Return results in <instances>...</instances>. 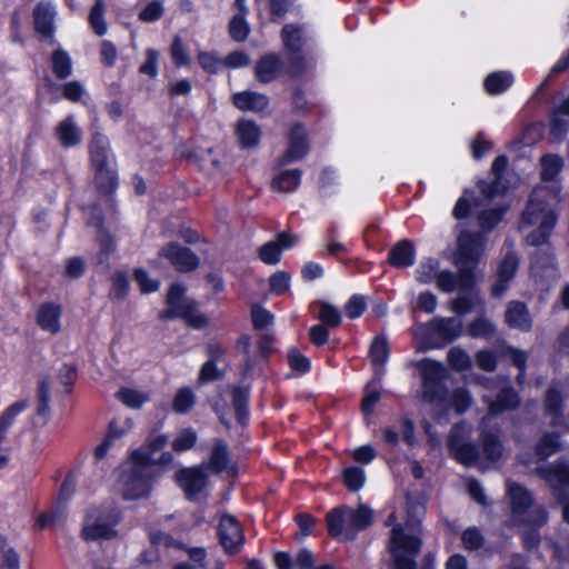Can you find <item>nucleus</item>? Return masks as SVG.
Returning a JSON list of instances; mask_svg holds the SVG:
<instances>
[{
    "mask_svg": "<svg viewBox=\"0 0 569 569\" xmlns=\"http://www.w3.org/2000/svg\"><path fill=\"white\" fill-rule=\"evenodd\" d=\"M485 237L480 233H461L458 238V249L455 254V264L458 274L449 270H440L437 277V288L442 292H452L456 289L468 290L477 281L476 263L485 250Z\"/></svg>",
    "mask_w": 569,
    "mask_h": 569,
    "instance_id": "obj_1",
    "label": "nucleus"
},
{
    "mask_svg": "<svg viewBox=\"0 0 569 569\" xmlns=\"http://www.w3.org/2000/svg\"><path fill=\"white\" fill-rule=\"evenodd\" d=\"M556 200L557 196L543 187L533 190L520 224L521 229L538 226V229L526 238L529 244H542L555 227L557 217L551 209V202Z\"/></svg>",
    "mask_w": 569,
    "mask_h": 569,
    "instance_id": "obj_2",
    "label": "nucleus"
},
{
    "mask_svg": "<svg viewBox=\"0 0 569 569\" xmlns=\"http://www.w3.org/2000/svg\"><path fill=\"white\" fill-rule=\"evenodd\" d=\"M150 455L134 451L121 471V492L124 499L134 500L146 497L150 491L154 471L151 469Z\"/></svg>",
    "mask_w": 569,
    "mask_h": 569,
    "instance_id": "obj_3",
    "label": "nucleus"
},
{
    "mask_svg": "<svg viewBox=\"0 0 569 569\" xmlns=\"http://www.w3.org/2000/svg\"><path fill=\"white\" fill-rule=\"evenodd\" d=\"M372 510L360 505L357 508L341 506L327 515L329 533L341 541L351 540L372 522Z\"/></svg>",
    "mask_w": 569,
    "mask_h": 569,
    "instance_id": "obj_4",
    "label": "nucleus"
},
{
    "mask_svg": "<svg viewBox=\"0 0 569 569\" xmlns=\"http://www.w3.org/2000/svg\"><path fill=\"white\" fill-rule=\"evenodd\" d=\"M421 548L418 520L408 519L405 527L393 526L390 538V551L397 569H415L416 557Z\"/></svg>",
    "mask_w": 569,
    "mask_h": 569,
    "instance_id": "obj_5",
    "label": "nucleus"
},
{
    "mask_svg": "<svg viewBox=\"0 0 569 569\" xmlns=\"http://www.w3.org/2000/svg\"><path fill=\"white\" fill-rule=\"evenodd\" d=\"M483 401L488 405V413L481 419V438L483 452L491 461H496L501 457L502 446L498 435L486 431L490 420L506 410L515 409L519 405V397L509 388H502L496 400L488 395L482 396Z\"/></svg>",
    "mask_w": 569,
    "mask_h": 569,
    "instance_id": "obj_6",
    "label": "nucleus"
},
{
    "mask_svg": "<svg viewBox=\"0 0 569 569\" xmlns=\"http://www.w3.org/2000/svg\"><path fill=\"white\" fill-rule=\"evenodd\" d=\"M90 158L97 188L104 193L111 192L117 186L116 163L106 137L101 134L93 137Z\"/></svg>",
    "mask_w": 569,
    "mask_h": 569,
    "instance_id": "obj_7",
    "label": "nucleus"
},
{
    "mask_svg": "<svg viewBox=\"0 0 569 569\" xmlns=\"http://www.w3.org/2000/svg\"><path fill=\"white\" fill-rule=\"evenodd\" d=\"M121 511L113 505L93 507L88 510L81 530L84 540L112 539L117 536L116 526Z\"/></svg>",
    "mask_w": 569,
    "mask_h": 569,
    "instance_id": "obj_8",
    "label": "nucleus"
},
{
    "mask_svg": "<svg viewBox=\"0 0 569 569\" xmlns=\"http://www.w3.org/2000/svg\"><path fill=\"white\" fill-rule=\"evenodd\" d=\"M507 492L510 499L515 522H523L531 528H538L547 522L548 516L543 508L535 507L529 509L532 503V498L526 488L513 482H508Z\"/></svg>",
    "mask_w": 569,
    "mask_h": 569,
    "instance_id": "obj_9",
    "label": "nucleus"
},
{
    "mask_svg": "<svg viewBox=\"0 0 569 569\" xmlns=\"http://www.w3.org/2000/svg\"><path fill=\"white\" fill-rule=\"evenodd\" d=\"M162 319L181 317L194 327L201 328L208 323V318L198 312L196 305L184 296V288L179 283H173L167 295V309L160 315Z\"/></svg>",
    "mask_w": 569,
    "mask_h": 569,
    "instance_id": "obj_10",
    "label": "nucleus"
},
{
    "mask_svg": "<svg viewBox=\"0 0 569 569\" xmlns=\"http://www.w3.org/2000/svg\"><path fill=\"white\" fill-rule=\"evenodd\" d=\"M421 377V398L427 402L439 400L443 392L445 367L441 362L423 359L417 363Z\"/></svg>",
    "mask_w": 569,
    "mask_h": 569,
    "instance_id": "obj_11",
    "label": "nucleus"
},
{
    "mask_svg": "<svg viewBox=\"0 0 569 569\" xmlns=\"http://www.w3.org/2000/svg\"><path fill=\"white\" fill-rule=\"evenodd\" d=\"M463 323L457 318H433L426 325H417L413 329L416 339H423L427 335H437L446 342L459 338L462 333Z\"/></svg>",
    "mask_w": 569,
    "mask_h": 569,
    "instance_id": "obj_12",
    "label": "nucleus"
},
{
    "mask_svg": "<svg viewBox=\"0 0 569 569\" xmlns=\"http://www.w3.org/2000/svg\"><path fill=\"white\" fill-rule=\"evenodd\" d=\"M471 435V427L465 422L453 426L448 438V446L455 458L461 463L469 466L477 459V449L468 440Z\"/></svg>",
    "mask_w": 569,
    "mask_h": 569,
    "instance_id": "obj_13",
    "label": "nucleus"
},
{
    "mask_svg": "<svg viewBox=\"0 0 569 569\" xmlns=\"http://www.w3.org/2000/svg\"><path fill=\"white\" fill-rule=\"evenodd\" d=\"M219 541L227 553L239 552L244 543V533L237 518L229 513L220 516L218 523Z\"/></svg>",
    "mask_w": 569,
    "mask_h": 569,
    "instance_id": "obj_14",
    "label": "nucleus"
},
{
    "mask_svg": "<svg viewBox=\"0 0 569 569\" xmlns=\"http://www.w3.org/2000/svg\"><path fill=\"white\" fill-rule=\"evenodd\" d=\"M56 7L49 0L40 1L33 9V24L37 33L44 39H53Z\"/></svg>",
    "mask_w": 569,
    "mask_h": 569,
    "instance_id": "obj_15",
    "label": "nucleus"
},
{
    "mask_svg": "<svg viewBox=\"0 0 569 569\" xmlns=\"http://www.w3.org/2000/svg\"><path fill=\"white\" fill-rule=\"evenodd\" d=\"M308 152V141L305 128L301 124H295L288 136V148L280 158V164H288L302 159Z\"/></svg>",
    "mask_w": 569,
    "mask_h": 569,
    "instance_id": "obj_16",
    "label": "nucleus"
},
{
    "mask_svg": "<svg viewBox=\"0 0 569 569\" xmlns=\"http://www.w3.org/2000/svg\"><path fill=\"white\" fill-rule=\"evenodd\" d=\"M160 254L168 259L172 266L180 271H189L198 266V258L188 248L181 247L177 243H171L163 247Z\"/></svg>",
    "mask_w": 569,
    "mask_h": 569,
    "instance_id": "obj_17",
    "label": "nucleus"
},
{
    "mask_svg": "<svg viewBox=\"0 0 569 569\" xmlns=\"http://www.w3.org/2000/svg\"><path fill=\"white\" fill-rule=\"evenodd\" d=\"M176 478L189 499L196 498L207 485L206 475L200 468L181 469Z\"/></svg>",
    "mask_w": 569,
    "mask_h": 569,
    "instance_id": "obj_18",
    "label": "nucleus"
},
{
    "mask_svg": "<svg viewBox=\"0 0 569 569\" xmlns=\"http://www.w3.org/2000/svg\"><path fill=\"white\" fill-rule=\"evenodd\" d=\"M296 242L297 237L282 232L274 241H269L260 248L259 258L267 264H277L280 261L281 252L293 247Z\"/></svg>",
    "mask_w": 569,
    "mask_h": 569,
    "instance_id": "obj_19",
    "label": "nucleus"
},
{
    "mask_svg": "<svg viewBox=\"0 0 569 569\" xmlns=\"http://www.w3.org/2000/svg\"><path fill=\"white\" fill-rule=\"evenodd\" d=\"M133 427L131 419L118 418L110 422L108 433L103 442L96 448V458L101 459L106 456L111 443L126 435H128Z\"/></svg>",
    "mask_w": 569,
    "mask_h": 569,
    "instance_id": "obj_20",
    "label": "nucleus"
},
{
    "mask_svg": "<svg viewBox=\"0 0 569 569\" xmlns=\"http://www.w3.org/2000/svg\"><path fill=\"white\" fill-rule=\"evenodd\" d=\"M54 136L59 143L64 148H72L81 141V130L72 116L61 120L56 129Z\"/></svg>",
    "mask_w": 569,
    "mask_h": 569,
    "instance_id": "obj_21",
    "label": "nucleus"
},
{
    "mask_svg": "<svg viewBox=\"0 0 569 569\" xmlns=\"http://www.w3.org/2000/svg\"><path fill=\"white\" fill-rule=\"evenodd\" d=\"M518 268V258L513 252H507L499 264L498 280L492 287V295L500 297L507 289V282L512 279Z\"/></svg>",
    "mask_w": 569,
    "mask_h": 569,
    "instance_id": "obj_22",
    "label": "nucleus"
},
{
    "mask_svg": "<svg viewBox=\"0 0 569 569\" xmlns=\"http://www.w3.org/2000/svg\"><path fill=\"white\" fill-rule=\"evenodd\" d=\"M542 478L552 487L557 496L562 489L569 488V466L565 462L549 466L540 470Z\"/></svg>",
    "mask_w": 569,
    "mask_h": 569,
    "instance_id": "obj_23",
    "label": "nucleus"
},
{
    "mask_svg": "<svg viewBox=\"0 0 569 569\" xmlns=\"http://www.w3.org/2000/svg\"><path fill=\"white\" fill-rule=\"evenodd\" d=\"M234 106L242 111L260 112L269 106V99L254 91L237 92L232 97Z\"/></svg>",
    "mask_w": 569,
    "mask_h": 569,
    "instance_id": "obj_24",
    "label": "nucleus"
},
{
    "mask_svg": "<svg viewBox=\"0 0 569 569\" xmlns=\"http://www.w3.org/2000/svg\"><path fill=\"white\" fill-rule=\"evenodd\" d=\"M506 322L515 329L528 331L532 326L527 307L518 301L509 302L506 310Z\"/></svg>",
    "mask_w": 569,
    "mask_h": 569,
    "instance_id": "obj_25",
    "label": "nucleus"
},
{
    "mask_svg": "<svg viewBox=\"0 0 569 569\" xmlns=\"http://www.w3.org/2000/svg\"><path fill=\"white\" fill-rule=\"evenodd\" d=\"M61 309L53 303L42 305L37 312V322L42 330L57 333L60 330Z\"/></svg>",
    "mask_w": 569,
    "mask_h": 569,
    "instance_id": "obj_26",
    "label": "nucleus"
},
{
    "mask_svg": "<svg viewBox=\"0 0 569 569\" xmlns=\"http://www.w3.org/2000/svg\"><path fill=\"white\" fill-rule=\"evenodd\" d=\"M169 438L164 435H158L153 438H151L144 447L140 448L138 451H143L150 455L151 459L153 460L151 462V469L156 465H169L172 462L173 457L170 452H162L159 457H156V453L160 450H162L166 445L168 443Z\"/></svg>",
    "mask_w": 569,
    "mask_h": 569,
    "instance_id": "obj_27",
    "label": "nucleus"
},
{
    "mask_svg": "<svg viewBox=\"0 0 569 569\" xmlns=\"http://www.w3.org/2000/svg\"><path fill=\"white\" fill-rule=\"evenodd\" d=\"M416 260V250L411 242L400 241L389 252V262L397 268L410 267Z\"/></svg>",
    "mask_w": 569,
    "mask_h": 569,
    "instance_id": "obj_28",
    "label": "nucleus"
},
{
    "mask_svg": "<svg viewBox=\"0 0 569 569\" xmlns=\"http://www.w3.org/2000/svg\"><path fill=\"white\" fill-rule=\"evenodd\" d=\"M282 68L281 60L276 54L262 57L256 64V77L260 82L272 81Z\"/></svg>",
    "mask_w": 569,
    "mask_h": 569,
    "instance_id": "obj_29",
    "label": "nucleus"
},
{
    "mask_svg": "<svg viewBox=\"0 0 569 569\" xmlns=\"http://www.w3.org/2000/svg\"><path fill=\"white\" fill-rule=\"evenodd\" d=\"M301 181V171L300 170H284L276 174L272 179L271 187L273 190L280 192H291L295 191Z\"/></svg>",
    "mask_w": 569,
    "mask_h": 569,
    "instance_id": "obj_30",
    "label": "nucleus"
},
{
    "mask_svg": "<svg viewBox=\"0 0 569 569\" xmlns=\"http://www.w3.org/2000/svg\"><path fill=\"white\" fill-rule=\"evenodd\" d=\"M260 128L250 120H240L237 124V137L244 148L254 147L260 140Z\"/></svg>",
    "mask_w": 569,
    "mask_h": 569,
    "instance_id": "obj_31",
    "label": "nucleus"
},
{
    "mask_svg": "<svg viewBox=\"0 0 569 569\" xmlns=\"http://www.w3.org/2000/svg\"><path fill=\"white\" fill-rule=\"evenodd\" d=\"M513 83V76L507 71H497L490 73L485 79V89L489 94H500Z\"/></svg>",
    "mask_w": 569,
    "mask_h": 569,
    "instance_id": "obj_32",
    "label": "nucleus"
},
{
    "mask_svg": "<svg viewBox=\"0 0 569 569\" xmlns=\"http://www.w3.org/2000/svg\"><path fill=\"white\" fill-rule=\"evenodd\" d=\"M51 61L53 72L58 78L64 79L71 74L72 60L67 51L60 48L54 50Z\"/></svg>",
    "mask_w": 569,
    "mask_h": 569,
    "instance_id": "obj_33",
    "label": "nucleus"
},
{
    "mask_svg": "<svg viewBox=\"0 0 569 569\" xmlns=\"http://www.w3.org/2000/svg\"><path fill=\"white\" fill-rule=\"evenodd\" d=\"M507 164H508V159L503 156H500L495 159L492 167H491V171L496 176V181L492 182L491 184H487V183L480 184V190L483 193V196L486 197V199L489 200L495 197V194L497 192L498 184H499L500 174L505 171V169L507 168Z\"/></svg>",
    "mask_w": 569,
    "mask_h": 569,
    "instance_id": "obj_34",
    "label": "nucleus"
},
{
    "mask_svg": "<svg viewBox=\"0 0 569 569\" xmlns=\"http://www.w3.org/2000/svg\"><path fill=\"white\" fill-rule=\"evenodd\" d=\"M439 263L436 260L428 259L422 261L416 269V280L421 284H428L433 280L437 281L439 273Z\"/></svg>",
    "mask_w": 569,
    "mask_h": 569,
    "instance_id": "obj_35",
    "label": "nucleus"
},
{
    "mask_svg": "<svg viewBox=\"0 0 569 569\" xmlns=\"http://www.w3.org/2000/svg\"><path fill=\"white\" fill-rule=\"evenodd\" d=\"M117 398L127 407L132 409H139L149 400L147 393L131 388H121L117 392Z\"/></svg>",
    "mask_w": 569,
    "mask_h": 569,
    "instance_id": "obj_36",
    "label": "nucleus"
},
{
    "mask_svg": "<svg viewBox=\"0 0 569 569\" xmlns=\"http://www.w3.org/2000/svg\"><path fill=\"white\" fill-rule=\"evenodd\" d=\"M196 402L194 392L188 388H180L172 401V408L177 413H186L188 412Z\"/></svg>",
    "mask_w": 569,
    "mask_h": 569,
    "instance_id": "obj_37",
    "label": "nucleus"
},
{
    "mask_svg": "<svg viewBox=\"0 0 569 569\" xmlns=\"http://www.w3.org/2000/svg\"><path fill=\"white\" fill-rule=\"evenodd\" d=\"M106 7L102 0H97L94 6L92 7L89 21L93 29V31L98 36H103L107 32V22L104 20Z\"/></svg>",
    "mask_w": 569,
    "mask_h": 569,
    "instance_id": "obj_38",
    "label": "nucleus"
},
{
    "mask_svg": "<svg viewBox=\"0 0 569 569\" xmlns=\"http://www.w3.org/2000/svg\"><path fill=\"white\" fill-rule=\"evenodd\" d=\"M246 12L236 14L229 23V32L233 40L244 41L250 32V27L244 18Z\"/></svg>",
    "mask_w": 569,
    "mask_h": 569,
    "instance_id": "obj_39",
    "label": "nucleus"
},
{
    "mask_svg": "<svg viewBox=\"0 0 569 569\" xmlns=\"http://www.w3.org/2000/svg\"><path fill=\"white\" fill-rule=\"evenodd\" d=\"M449 403L456 413L460 415L470 408L472 405V397L466 388H457L450 395Z\"/></svg>",
    "mask_w": 569,
    "mask_h": 569,
    "instance_id": "obj_40",
    "label": "nucleus"
},
{
    "mask_svg": "<svg viewBox=\"0 0 569 569\" xmlns=\"http://www.w3.org/2000/svg\"><path fill=\"white\" fill-rule=\"evenodd\" d=\"M562 159L558 156L547 154L541 159V178L545 181L552 180L562 168Z\"/></svg>",
    "mask_w": 569,
    "mask_h": 569,
    "instance_id": "obj_41",
    "label": "nucleus"
},
{
    "mask_svg": "<svg viewBox=\"0 0 569 569\" xmlns=\"http://www.w3.org/2000/svg\"><path fill=\"white\" fill-rule=\"evenodd\" d=\"M370 358L373 365L383 366L389 358V346L387 339L377 337L370 348Z\"/></svg>",
    "mask_w": 569,
    "mask_h": 569,
    "instance_id": "obj_42",
    "label": "nucleus"
},
{
    "mask_svg": "<svg viewBox=\"0 0 569 569\" xmlns=\"http://www.w3.org/2000/svg\"><path fill=\"white\" fill-rule=\"evenodd\" d=\"M197 441V433L191 428L182 429L172 441V448L177 452H183L191 449Z\"/></svg>",
    "mask_w": 569,
    "mask_h": 569,
    "instance_id": "obj_43",
    "label": "nucleus"
},
{
    "mask_svg": "<svg viewBox=\"0 0 569 569\" xmlns=\"http://www.w3.org/2000/svg\"><path fill=\"white\" fill-rule=\"evenodd\" d=\"M282 39L287 48L298 51L303 42L302 30L299 27L287 24L282 29Z\"/></svg>",
    "mask_w": 569,
    "mask_h": 569,
    "instance_id": "obj_44",
    "label": "nucleus"
},
{
    "mask_svg": "<svg viewBox=\"0 0 569 569\" xmlns=\"http://www.w3.org/2000/svg\"><path fill=\"white\" fill-rule=\"evenodd\" d=\"M198 62L208 73H217L223 67L222 58L210 51H199Z\"/></svg>",
    "mask_w": 569,
    "mask_h": 569,
    "instance_id": "obj_45",
    "label": "nucleus"
},
{
    "mask_svg": "<svg viewBox=\"0 0 569 569\" xmlns=\"http://www.w3.org/2000/svg\"><path fill=\"white\" fill-rule=\"evenodd\" d=\"M343 481L349 490L358 491L365 485V471L359 467H349L343 472Z\"/></svg>",
    "mask_w": 569,
    "mask_h": 569,
    "instance_id": "obj_46",
    "label": "nucleus"
},
{
    "mask_svg": "<svg viewBox=\"0 0 569 569\" xmlns=\"http://www.w3.org/2000/svg\"><path fill=\"white\" fill-rule=\"evenodd\" d=\"M468 333L475 338H490L495 333V326L488 319L479 318L468 326Z\"/></svg>",
    "mask_w": 569,
    "mask_h": 569,
    "instance_id": "obj_47",
    "label": "nucleus"
},
{
    "mask_svg": "<svg viewBox=\"0 0 569 569\" xmlns=\"http://www.w3.org/2000/svg\"><path fill=\"white\" fill-rule=\"evenodd\" d=\"M170 53L172 61L177 67H187L191 62L188 50L178 36L173 38Z\"/></svg>",
    "mask_w": 569,
    "mask_h": 569,
    "instance_id": "obj_48",
    "label": "nucleus"
},
{
    "mask_svg": "<svg viewBox=\"0 0 569 569\" xmlns=\"http://www.w3.org/2000/svg\"><path fill=\"white\" fill-rule=\"evenodd\" d=\"M448 362L456 370H466L471 366L469 355L459 347H453L448 352Z\"/></svg>",
    "mask_w": 569,
    "mask_h": 569,
    "instance_id": "obj_49",
    "label": "nucleus"
},
{
    "mask_svg": "<svg viewBox=\"0 0 569 569\" xmlns=\"http://www.w3.org/2000/svg\"><path fill=\"white\" fill-rule=\"evenodd\" d=\"M229 458H228V451L226 448V445L221 441H218L212 450L211 458H210V467L219 472L226 469L228 466Z\"/></svg>",
    "mask_w": 569,
    "mask_h": 569,
    "instance_id": "obj_50",
    "label": "nucleus"
},
{
    "mask_svg": "<svg viewBox=\"0 0 569 569\" xmlns=\"http://www.w3.org/2000/svg\"><path fill=\"white\" fill-rule=\"evenodd\" d=\"M319 319L329 327H338L341 322L340 311L332 305L321 302L319 308Z\"/></svg>",
    "mask_w": 569,
    "mask_h": 569,
    "instance_id": "obj_51",
    "label": "nucleus"
},
{
    "mask_svg": "<svg viewBox=\"0 0 569 569\" xmlns=\"http://www.w3.org/2000/svg\"><path fill=\"white\" fill-rule=\"evenodd\" d=\"M164 8L160 0L149 2L139 13V19L144 22H153L159 20L163 14Z\"/></svg>",
    "mask_w": 569,
    "mask_h": 569,
    "instance_id": "obj_52",
    "label": "nucleus"
},
{
    "mask_svg": "<svg viewBox=\"0 0 569 569\" xmlns=\"http://www.w3.org/2000/svg\"><path fill=\"white\" fill-rule=\"evenodd\" d=\"M565 114L556 110L551 118L550 134L557 141L563 139L568 129V121L565 119Z\"/></svg>",
    "mask_w": 569,
    "mask_h": 569,
    "instance_id": "obj_53",
    "label": "nucleus"
},
{
    "mask_svg": "<svg viewBox=\"0 0 569 569\" xmlns=\"http://www.w3.org/2000/svg\"><path fill=\"white\" fill-rule=\"evenodd\" d=\"M367 308L366 298L361 295H353L347 302L345 310L349 318H359Z\"/></svg>",
    "mask_w": 569,
    "mask_h": 569,
    "instance_id": "obj_54",
    "label": "nucleus"
},
{
    "mask_svg": "<svg viewBox=\"0 0 569 569\" xmlns=\"http://www.w3.org/2000/svg\"><path fill=\"white\" fill-rule=\"evenodd\" d=\"M250 346H251V340H250V337L247 336V335L241 336L238 339L237 345H236L237 350L244 356V370H246V372H249L252 369L254 362L257 361V357L256 356H250L249 355Z\"/></svg>",
    "mask_w": 569,
    "mask_h": 569,
    "instance_id": "obj_55",
    "label": "nucleus"
},
{
    "mask_svg": "<svg viewBox=\"0 0 569 569\" xmlns=\"http://www.w3.org/2000/svg\"><path fill=\"white\" fill-rule=\"evenodd\" d=\"M248 391L237 388L232 391V401L236 415L240 421L247 416Z\"/></svg>",
    "mask_w": 569,
    "mask_h": 569,
    "instance_id": "obj_56",
    "label": "nucleus"
},
{
    "mask_svg": "<svg viewBox=\"0 0 569 569\" xmlns=\"http://www.w3.org/2000/svg\"><path fill=\"white\" fill-rule=\"evenodd\" d=\"M134 278L143 293L154 292L159 288V281L151 279L143 269H137L134 271Z\"/></svg>",
    "mask_w": 569,
    "mask_h": 569,
    "instance_id": "obj_57",
    "label": "nucleus"
},
{
    "mask_svg": "<svg viewBox=\"0 0 569 569\" xmlns=\"http://www.w3.org/2000/svg\"><path fill=\"white\" fill-rule=\"evenodd\" d=\"M559 448V442L556 436H545L537 446V455L541 458L550 457Z\"/></svg>",
    "mask_w": 569,
    "mask_h": 569,
    "instance_id": "obj_58",
    "label": "nucleus"
},
{
    "mask_svg": "<svg viewBox=\"0 0 569 569\" xmlns=\"http://www.w3.org/2000/svg\"><path fill=\"white\" fill-rule=\"evenodd\" d=\"M251 319L256 329H263L273 321V316L266 309L254 306L251 309Z\"/></svg>",
    "mask_w": 569,
    "mask_h": 569,
    "instance_id": "obj_59",
    "label": "nucleus"
},
{
    "mask_svg": "<svg viewBox=\"0 0 569 569\" xmlns=\"http://www.w3.org/2000/svg\"><path fill=\"white\" fill-rule=\"evenodd\" d=\"M158 58L157 50L149 48L146 51V61L140 66V72L150 77H156L158 73Z\"/></svg>",
    "mask_w": 569,
    "mask_h": 569,
    "instance_id": "obj_60",
    "label": "nucleus"
},
{
    "mask_svg": "<svg viewBox=\"0 0 569 569\" xmlns=\"http://www.w3.org/2000/svg\"><path fill=\"white\" fill-rule=\"evenodd\" d=\"M462 542L466 549L476 550L483 545V537L477 528H468L462 533Z\"/></svg>",
    "mask_w": 569,
    "mask_h": 569,
    "instance_id": "obj_61",
    "label": "nucleus"
},
{
    "mask_svg": "<svg viewBox=\"0 0 569 569\" xmlns=\"http://www.w3.org/2000/svg\"><path fill=\"white\" fill-rule=\"evenodd\" d=\"M269 283L273 293L282 295L289 289L290 277L283 271H278L270 277Z\"/></svg>",
    "mask_w": 569,
    "mask_h": 569,
    "instance_id": "obj_62",
    "label": "nucleus"
},
{
    "mask_svg": "<svg viewBox=\"0 0 569 569\" xmlns=\"http://www.w3.org/2000/svg\"><path fill=\"white\" fill-rule=\"evenodd\" d=\"M288 361L290 367L301 373L309 371L310 361L297 349H291L288 353Z\"/></svg>",
    "mask_w": 569,
    "mask_h": 569,
    "instance_id": "obj_63",
    "label": "nucleus"
},
{
    "mask_svg": "<svg viewBox=\"0 0 569 569\" xmlns=\"http://www.w3.org/2000/svg\"><path fill=\"white\" fill-rule=\"evenodd\" d=\"M438 306V298L430 291L419 293L417 298V308L426 313H432Z\"/></svg>",
    "mask_w": 569,
    "mask_h": 569,
    "instance_id": "obj_64",
    "label": "nucleus"
}]
</instances>
